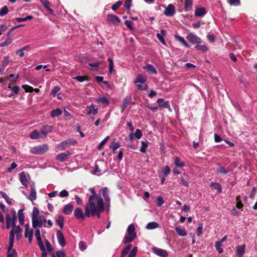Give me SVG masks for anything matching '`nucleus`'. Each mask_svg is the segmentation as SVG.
I'll list each match as a JSON object with an SVG mask.
<instances>
[{"mask_svg":"<svg viewBox=\"0 0 257 257\" xmlns=\"http://www.w3.org/2000/svg\"><path fill=\"white\" fill-rule=\"evenodd\" d=\"M85 210L87 217L96 216L99 218L101 213L104 210V204L102 197L88 198V202L85 206Z\"/></svg>","mask_w":257,"mask_h":257,"instance_id":"obj_1","label":"nucleus"},{"mask_svg":"<svg viewBox=\"0 0 257 257\" xmlns=\"http://www.w3.org/2000/svg\"><path fill=\"white\" fill-rule=\"evenodd\" d=\"M147 81V77L140 74L137 76L136 79L134 80V83L136 84L138 89L144 91L148 89V85L145 84Z\"/></svg>","mask_w":257,"mask_h":257,"instance_id":"obj_2","label":"nucleus"},{"mask_svg":"<svg viewBox=\"0 0 257 257\" xmlns=\"http://www.w3.org/2000/svg\"><path fill=\"white\" fill-rule=\"evenodd\" d=\"M11 211L12 215L10 213H6V228L7 229L10 228L12 223L15 226L17 221V216L15 210L13 208Z\"/></svg>","mask_w":257,"mask_h":257,"instance_id":"obj_3","label":"nucleus"},{"mask_svg":"<svg viewBox=\"0 0 257 257\" xmlns=\"http://www.w3.org/2000/svg\"><path fill=\"white\" fill-rule=\"evenodd\" d=\"M33 230L30 228L28 224L25 225V237L28 238L29 242L31 243L33 240Z\"/></svg>","mask_w":257,"mask_h":257,"instance_id":"obj_4","label":"nucleus"},{"mask_svg":"<svg viewBox=\"0 0 257 257\" xmlns=\"http://www.w3.org/2000/svg\"><path fill=\"white\" fill-rule=\"evenodd\" d=\"M76 144L77 141L75 140L71 139L62 142L59 146L61 148L60 150H63L65 148L71 145L74 146Z\"/></svg>","mask_w":257,"mask_h":257,"instance_id":"obj_5","label":"nucleus"},{"mask_svg":"<svg viewBox=\"0 0 257 257\" xmlns=\"http://www.w3.org/2000/svg\"><path fill=\"white\" fill-rule=\"evenodd\" d=\"M40 218L39 216V210L37 207H34L32 214V225L36 226V223L38 224V219Z\"/></svg>","mask_w":257,"mask_h":257,"instance_id":"obj_6","label":"nucleus"},{"mask_svg":"<svg viewBox=\"0 0 257 257\" xmlns=\"http://www.w3.org/2000/svg\"><path fill=\"white\" fill-rule=\"evenodd\" d=\"M74 215L75 218L78 220H84L85 217H86L85 211L83 213L82 209L79 207L75 209Z\"/></svg>","mask_w":257,"mask_h":257,"instance_id":"obj_7","label":"nucleus"},{"mask_svg":"<svg viewBox=\"0 0 257 257\" xmlns=\"http://www.w3.org/2000/svg\"><path fill=\"white\" fill-rule=\"evenodd\" d=\"M187 39L192 44H200L201 43V39L196 35L193 33H189L186 36Z\"/></svg>","mask_w":257,"mask_h":257,"instance_id":"obj_8","label":"nucleus"},{"mask_svg":"<svg viewBox=\"0 0 257 257\" xmlns=\"http://www.w3.org/2000/svg\"><path fill=\"white\" fill-rule=\"evenodd\" d=\"M175 13V8L173 5L169 4L164 12L165 15L167 16H172Z\"/></svg>","mask_w":257,"mask_h":257,"instance_id":"obj_9","label":"nucleus"},{"mask_svg":"<svg viewBox=\"0 0 257 257\" xmlns=\"http://www.w3.org/2000/svg\"><path fill=\"white\" fill-rule=\"evenodd\" d=\"M152 249H153V252L156 254H157L160 256L167 257L168 255V252L165 249L159 248L157 247H153Z\"/></svg>","mask_w":257,"mask_h":257,"instance_id":"obj_10","label":"nucleus"},{"mask_svg":"<svg viewBox=\"0 0 257 257\" xmlns=\"http://www.w3.org/2000/svg\"><path fill=\"white\" fill-rule=\"evenodd\" d=\"M56 235H57V240H58V241L59 244L62 247H64L66 243H65V238H64L63 234L60 230H58L57 231Z\"/></svg>","mask_w":257,"mask_h":257,"instance_id":"obj_11","label":"nucleus"},{"mask_svg":"<svg viewBox=\"0 0 257 257\" xmlns=\"http://www.w3.org/2000/svg\"><path fill=\"white\" fill-rule=\"evenodd\" d=\"M157 102L159 104V107H164L168 108L170 111H172V108L168 101H164L163 98H160L158 99Z\"/></svg>","mask_w":257,"mask_h":257,"instance_id":"obj_12","label":"nucleus"},{"mask_svg":"<svg viewBox=\"0 0 257 257\" xmlns=\"http://www.w3.org/2000/svg\"><path fill=\"white\" fill-rule=\"evenodd\" d=\"M53 126L52 125H44L43 126L41 130V134L44 138H45L48 134L51 133L52 131Z\"/></svg>","mask_w":257,"mask_h":257,"instance_id":"obj_13","label":"nucleus"},{"mask_svg":"<svg viewBox=\"0 0 257 257\" xmlns=\"http://www.w3.org/2000/svg\"><path fill=\"white\" fill-rule=\"evenodd\" d=\"M19 178L22 185L27 187L28 186V182L24 171H23L19 174Z\"/></svg>","mask_w":257,"mask_h":257,"instance_id":"obj_14","label":"nucleus"},{"mask_svg":"<svg viewBox=\"0 0 257 257\" xmlns=\"http://www.w3.org/2000/svg\"><path fill=\"white\" fill-rule=\"evenodd\" d=\"M144 69L146 70L150 74H156L157 73V71L155 68V67L150 64H147L145 67H144Z\"/></svg>","mask_w":257,"mask_h":257,"instance_id":"obj_15","label":"nucleus"},{"mask_svg":"<svg viewBox=\"0 0 257 257\" xmlns=\"http://www.w3.org/2000/svg\"><path fill=\"white\" fill-rule=\"evenodd\" d=\"M1 210L4 213H7L8 212V209L3 203H0V222L4 224L5 222V219L4 216L1 212Z\"/></svg>","mask_w":257,"mask_h":257,"instance_id":"obj_16","label":"nucleus"},{"mask_svg":"<svg viewBox=\"0 0 257 257\" xmlns=\"http://www.w3.org/2000/svg\"><path fill=\"white\" fill-rule=\"evenodd\" d=\"M37 198V194H36V191L34 185H32L31 186V192L30 196L28 197V198L31 200L32 201H33L34 200H36Z\"/></svg>","mask_w":257,"mask_h":257,"instance_id":"obj_17","label":"nucleus"},{"mask_svg":"<svg viewBox=\"0 0 257 257\" xmlns=\"http://www.w3.org/2000/svg\"><path fill=\"white\" fill-rule=\"evenodd\" d=\"M70 155L69 152L67 153H61L58 154L56 157V159L60 162H64L68 158Z\"/></svg>","mask_w":257,"mask_h":257,"instance_id":"obj_18","label":"nucleus"},{"mask_svg":"<svg viewBox=\"0 0 257 257\" xmlns=\"http://www.w3.org/2000/svg\"><path fill=\"white\" fill-rule=\"evenodd\" d=\"M30 137L32 139H38L40 138H44L41 132H38L37 130L33 131L30 134Z\"/></svg>","mask_w":257,"mask_h":257,"instance_id":"obj_19","label":"nucleus"},{"mask_svg":"<svg viewBox=\"0 0 257 257\" xmlns=\"http://www.w3.org/2000/svg\"><path fill=\"white\" fill-rule=\"evenodd\" d=\"M166 35V32L164 30H161V33H157L156 36L158 40L164 45H166V41L164 38V36Z\"/></svg>","mask_w":257,"mask_h":257,"instance_id":"obj_20","label":"nucleus"},{"mask_svg":"<svg viewBox=\"0 0 257 257\" xmlns=\"http://www.w3.org/2000/svg\"><path fill=\"white\" fill-rule=\"evenodd\" d=\"M13 246H9L7 251V257H17V252L15 249L13 248Z\"/></svg>","mask_w":257,"mask_h":257,"instance_id":"obj_21","label":"nucleus"},{"mask_svg":"<svg viewBox=\"0 0 257 257\" xmlns=\"http://www.w3.org/2000/svg\"><path fill=\"white\" fill-rule=\"evenodd\" d=\"M73 209V206L71 204H68L64 206L63 212L66 215H69L72 213Z\"/></svg>","mask_w":257,"mask_h":257,"instance_id":"obj_22","label":"nucleus"},{"mask_svg":"<svg viewBox=\"0 0 257 257\" xmlns=\"http://www.w3.org/2000/svg\"><path fill=\"white\" fill-rule=\"evenodd\" d=\"M56 222L59 227L62 229L64 226V217L62 215H58L55 217Z\"/></svg>","mask_w":257,"mask_h":257,"instance_id":"obj_23","label":"nucleus"},{"mask_svg":"<svg viewBox=\"0 0 257 257\" xmlns=\"http://www.w3.org/2000/svg\"><path fill=\"white\" fill-rule=\"evenodd\" d=\"M127 234L128 235H135V237H137V234L135 232V226L133 224H131L128 225L127 229Z\"/></svg>","mask_w":257,"mask_h":257,"instance_id":"obj_24","label":"nucleus"},{"mask_svg":"<svg viewBox=\"0 0 257 257\" xmlns=\"http://www.w3.org/2000/svg\"><path fill=\"white\" fill-rule=\"evenodd\" d=\"M87 108L89 109V111L87 113V115H90V114H96L98 113V108H94L93 104L91 103L90 105L87 106Z\"/></svg>","mask_w":257,"mask_h":257,"instance_id":"obj_25","label":"nucleus"},{"mask_svg":"<svg viewBox=\"0 0 257 257\" xmlns=\"http://www.w3.org/2000/svg\"><path fill=\"white\" fill-rule=\"evenodd\" d=\"M206 14V10L204 8H198L196 9L195 16H202Z\"/></svg>","mask_w":257,"mask_h":257,"instance_id":"obj_26","label":"nucleus"},{"mask_svg":"<svg viewBox=\"0 0 257 257\" xmlns=\"http://www.w3.org/2000/svg\"><path fill=\"white\" fill-rule=\"evenodd\" d=\"M136 238V237H135V235L134 236H132L126 234L124 236L122 242L124 244L128 243L133 241Z\"/></svg>","mask_w":257,"mask_h":257,"instance_id":"obj_27","label":"nucleus"},{"mask_svg":"<svg viewBox=\"0 0 257 257\" xmlns=\"http://www.w3.org/2000/svg\"><path fill=\"white\" fill-rule=\"evenodd\" d=\"M24 209H21L18 211V216L19 220L20 223L23 225L24 222L25 216L23 213Z\"/></svg>","mask_w":257,"mask_h":257,"instance_id":"obj_28","label":"nucleus"},{"mask_svg":"<svg viewBox=\"0 0 257 257\" xmlns=\"http://www.w3.org/2000/svg\"><path fill=\"white\" fill-rule=\"evenodd\" d=\"M41 4L44 6V7L50 12L51 14H52L53 11L50 8V4L48 0H40Z\"/></svg>","mask_w":257,"mask_h":257,"instance_id":"obj_29","label":"nucleus"},{"mask_svg":"<svg viewBox=\"0 0 257 257\" xmlns=\"http://www.w3.org/2000/svg\"><path fill=\"white\" fill-rule=\"evenodd\" d=\"M195 49L201 51L203 53H205L208 50V48L206 45H199V44H197V45L195 47Z\"/></svg>","mask_w":257,"mask_h":257,"instance_id":"obj_30","label":"nucleus"},{"mask_svg":"<svg viewBox=\"0 0 257 257\" xmlns=\"http://www.w3.org/2000/svg\"><path fill=\"white\" fill-rule=\"evenodd\" d=\"M38 222H39L38 224L36 223V226H33V227L34 228H37V227L41 228L42 226L46 227L45 223L47 221L46 219H42L40 217V218H38Z\"/></svg>","mask_w":257,"mask_h":257,"instance_id":"obj_31","label":"nucleus"},{"mask_svg":"<svg viewBox=\"0 0 257 257\" xmlns=\"http://www.w3.org/2000/svg\"><path fill=\"white\" fill-rule=\"evenodd\" d=\"M132 245L129 244L127 245L121 251L120 257H126L128 252L130 251Z\"/></svg>","mask_w":257,"mask_h":257,"instance_id":"obj_32","label":"nucleus"},{"mask_svg":"<svg viewBox=\"0 0 257 257\" xmlns=\"http://www.w3.org/2000/svg\"><path fill=\"white\" fill-rule=\"evenodd\" d=\"M39 154H43L48 150V146L47 144L38 146Z\"/></svg>","mask_w":257,"mask_h":257,"instance_id":"obj_33","label":"nucleus"},{"mask_svg":"<svg viewBox=\"0 0 257 257\" xmlns=\"http://www.w3.org/2000/svg\"><path fill=\"white\" fill-rule=\"evenodd\" d=\"M102 195L106 201L108 202L110 201V198L109 197V190L107 187H105L103 188Z\"/></svg>","mask_w":257,"mask_h":257,"instance_id":"obj_34","label":"nucleus"},{"mask_svg":"<svg viewBox=\"0 0 257 257\" xmlns=\"http://www.w3.org/2000/svg\"><path fill=\"white\" fill-rule=\"evenodd\" d=\"M159 227V224L156 222H150L147 224L146 228L147 229L151 230L158 228Z\"/></svg>","mask_w":257,"mask_h":257,"instance_id":"obj_35","label":"nucleus"},{"mask_svg":"<svg viewBox=\"0 0 257 257\" xmlns=\"http://www.w3.org/2000/svg\"><path fill=\"white\" fill-rule=\"evenodd\" d=\"M245 246L244 245L239 246L236 248V251L239 257H242L245 252Z\"/></svg>","mask_w":257,"mask_h":257,"instance_id":"obj_36","label":"nucleus"},{"mask_svg":"<svg viewBox=\"0 0 257 257\" xmlns=\"http://www.w3.org/2000/svg\"><path fill=\"white\" fill-rule=\"evenodd\" d=\"M193 1L192 0H185L184 10L185 11H190L192 7Z\"/></svg>","mask_w":257,"mask_h":257,"instance_id":"obj_37","label":"nucleus"},{"mask_svg":"<svg viewBox=\"0 0 257 257\" xmlns=\"http://www.w3.org/2000/svg\"><path fill=\"white\" fill-rule=\"evenodd\" d=\"M107 21L110 24L116 25L120 22L118 17H107Z\"/></svg>","mask_w":257,"mask_h":257,"instance_id":"obj_38","label":"nucleus"},{"mask_svg":"<svg viewBox=\"0 0 257 257\" xmlns=\"http://www.w3.org/2000/svg\"><path fill=\"white\" fill-rule=\"evenodd\" d=\"M62 110L57 108L56 109H53L51 112V116L52 117H55L60 116L62 114Z\"/></svg>","mask_w":257,"mask_h":257,"instance_id":"obj_39","label":"nucleus"},{"mask_svg":"<svg viewBox=\"0 0 257 257\" xmlns=\"http://www.w3.org/2000/svg\"><path fill=\"white\" fill-rule=\"evenodd\" d=\"M176 231L178 235L181 236H185L187 235L186 230L184 228H182L179 227H176L175 228Z\"/></svg>","mask_w":257,"mask_h":257,"instance_id":"obj_40","label":"nucleus"},{"mask_svg":"<svg viewBox=\"0 0 257 257\" xmlns=\"http://www.w3.org/2000/svg\"><path fill=\"white\" fill-rule=\"evenodd\" d=\"M175 37L178 41L181 42L186 48L190 47V46L186 43V41L183 37L179 35H175Z\"/></svg>","mask_w":257,"mask_h":257,"instance_id":"obj_41","label":"nucleus"},{"mask_svg":"<svg viewBox=\"0 0 257 257\" xmlns=\"http://www.w3.org/2000/svg\"><path fill=\"white\" fill-rule=\"evenodd\" d=\"M101 62L96 61L94 63H89L88 65L91 67L90 69L92 70L97 71Z\"/></svg>","mask_w":257,"mask_h":257,"instance_id":"obj_42","label":"nucleus"},{"mask_svg":"<svg viewBox=\"0 0 257 257\" xmlns=\"http://www.w3.org/2000/svg\"><path fill=\"white\" fill-rule=\"evenodd\" d=\"M15 234L14 229H12L9 236V246H13L14 242Z\"/></svg>","mask_w":257,"mask_h":257,"instance_id":"obj_43","label":"nucleus"},{"mask_svg":"<svg viewBox=\"0 0 257 257\" xmlns=\"http://www.w3.org/2000/svg\"><path fill=\"white\" fill-rule=\"evenodd\" d=\"M210 186L213 187L214 189L217 190L218 193H221L222 192V187L221 185L218 183L216 182H211L210 183Z\"/></svg>","mask_w":257,"mask_h":257,"instance_id":"obj_44","label":"nucleus"},{"mask_svg":"<svg viewBox=\"0 0 257 257\" xmlns=\"http://www.w3.org/2000/svg\"><path fill=\"white\" fill-rule=\"evenodd\" d=\"M11 227H12V229H14V234H20V236H22V229L19 226H16V224L14 226L12 223Z\"/></svg>","mask_w":257,"mask_h":257,"instance_id":"obj_45","label":"nucleus"},{"mask_svg":"<svg viewBox=\"0 0 257 257\" xmlns=\"http://www.w3.org/2000/svg\"><path fill=\"white\" fill-rule=\"evenodd\" d=\"M52 257H65L66 253L63 250H58L56 252L55 254L52 253Z\"/></svg>","mask_w":257,"mask_h":257,"instance_id":"obj_46","label":"nucleus"},{"mask_svg":"<svg viewBox=\"0 0 257 257\" xmlns=\"http://www.w3.org/2000/svg\"><path fill=\"white\" fill-rule=\"evenodd\" d=\"M1 194L2 195V197L6 200L7 203L10 205L12 204V200L7 195V194L3 191L0 192Z\"/></svg>","mask_w":257,"mask_h":257,"instance_id":"obj_47","label":"nucleus"},{"mask_svg":"<svg viewBox=\"0 0 257 257\" xmlns=\"http://www.w3.org/2000/svg\"><path fill=\"white\" fill-rule=\"evenodd\" d=\"M89 191L91 192L92 194L90 195L88 198H97L98 197H101L100 195L97 194L95 190V189L93 188H89Z\"/></svg>","mask_w":257,"mask_h":257,"instance_id":"obj_48","label":"nucleus"},{"mask_svg":"<svg viewBox=\"0 0 257 257\" xmlns=\"http://www.w3.org/2000/svg\"><path fill=\"white\" fill-rule=\"evenodd\" d=\"M148 147V142L142 141L141 142V147L140 148V151L142 153H145L146 152V150Z\"/></svg>","mask_w":257,"mask_h":257,"instance_id":"obj_49","label":"nucleus"},{"mask_svg":"<svg viewBox=\"0 0 257 257\" xmlns=\"http://www.w3.org/2000/svg\"><path fill=\"white\" fill-rule=\"evenodd\" d=\"M12 42V39L10 37L7 38V39L1 43L0 46L1 47H6L10 44H11Z\"/></svg>","mask_w":257,"mask_h":257,"instance_id":"obj_50","label":"nucleus"},{"mask_svg":"<svg viewBox=\"0 0 257 257\" xmlns=\"http://www.w3.org/2000/svg\"><path fill=\"white\" fill-rule=\"evenodd\" d=\"M108 61L109 63V65H108L109 72L110 73H112L113 71V67H114L113 61V60L110 58H108Z\"/></svg>","mask_w":257,"mask_h":257,"instance_id":"obj_51","label":"nucleus"},{"mask_svg":"<svg viewBox=\"0 0 257 257\" xmlns=\"http://www.w3.org/2000/svg\"><path fill=\"white\" fill-rule=\"evenodd\" d=\"M36 239L38 241V245L39 246L40 249L42 251H45V247L42 242L41 237L37 238Z\"/></svg>","mask_w":257,"mask_h":257,"instance_id":"obj_52","label":"nucleus"},{"mask_svg":"<svg viewBox=\"0 0 257 257\" xmlns=\"http://www.w3.org/2000/svg\"><path fill=\"white\" fill-rule=\"evenodd\" d=\"M174 163L178 167H183L184 166V163L180 161V159L179 157L175 158Z\"/></svg>","mask_w":257,"mask_h":257,"instance_id":"obj_53","label":"nucleus"},{"mask_svg":"<svg viewBox=\"0 0 257 257\" xmlns=\"http://www.w3.org/2000/svg\"><path fill=\"white\" fill-rule=\"evenodd\" d=\"M132 0H124V7L127 10L129 11L132 6Z\"/></svg>","mask_w":257,"mask_h":257,"instance_id":"obj_54","label":"nucleus"},{"mask_svg":"<svg viewBox=\"0 0 257 257\" xmlns=\"http://www.w3.org/2000/svg\"><path fill=\"white\" fill-rule=\"evenodd\" d=\"M236 200L237 201L236 207L238 209L241 208L243 207V205L240 200V197L239 196H237L236 198Z\"/></svg>","mask_w":257,"mask_h":257,"instance_id":"obj_55","label":"nucleus"},{"mask_svg":"<svg viewBox=\"0 0 257 257\" xmlns=\"http://www.w3.org/2000/svg\"><path fill=\"white\" fill-rule=\"evenodd\" d=\"M221 245H222L221 242L216 241L215 242V246L216 249L219 253H221L223 252V249L220 248V246H221Z\"/></svg>","mask_w":257,"mask_h":257,"instance_id":"obj_56","label":"nucleus"},{"mask_svg":"<svg viewBox=\"0 0 257 257\" xmlns=\"http://www.w3.org/2000/svg\"><path fill=\"white\" fill-rule=\"evenodd\" d=\"M22 88L25 90L26 92H33L34 90L33 87L28 85H23Z\"/></svg>","mask_w":257,"mask_h":257,"instance_id":"obj_57","label":"nucleus"},{"mask_svg":"<svg viewBox=\"0 0 257 257\" xmlns=\"http://www.w3.org/2000/svg\"><path fill=\"white\" fill-rule=\"evenodd\" d=\"M162 171L164 174V176H165V177H167L168 175L170 173L171 170L169 166H166L163 168Z\"/></svg>","mask_w":257,"mask_h":257,"instance_id":"obj_58","label":"nucleus"},{"mask_svg":"<svg viewBox=\"0 0 257 257\" xmlns=\"http://www.w3.org/2000/svg\"><path fill=\"white\" fill-rule=\"evenodd\" d=\"M97 101L99 103H101L102 104H108L109 103V101L107 98L105 97H99L97 99Z\"/></svg>","mask_w":257,"mask_h":257,"instance_id":"obj_59","label":"nucleus"},{"mask_svg":"<svg viewBox=\"0 0 257 257\" xmlns=\"http://www.w3.org/2000/svg\"><path fill=\"white\" fill-rule=\"evenodd\" d=\"M109 138V136H107L103 140H102L98 146V149L100 150L102 147L105 144L107 141L108 140Z\"/></svg>","mask_w":257,"mask_h":257,"instance_id":"obj_60","label":"nucleus"},{"mask_svg":"<svg viewBox=\"0 0 257 257\" xmlns=\"http://www.w3.org/2000/svg\"><path fill=\"white\" fill-rule=\"evenodd\" d=\"M138 248L137 247H134L130 252L128 257H135L137 254Z\"/></svg>","mask_w":257,"mask_h":257,"instance_id":"obj_61","label":"nucleus"},{"mask_svg":"<svg viewBox=\"0 0 257 257\" xmlns=\"http://www.w3.org/2000/svg\"><path fill=\"white\" fill-rule=\"evenodd\" d=\"M122 4V2L120 1L117 2L115 4L112 6V10L114 11L120 7Z\"/></svg>","mask_w":257,"mask_h":257,"instance_id":"obj_62","label":"nucleus"},{"mask_svg":"<svg viewBox=\"0 0 257 257\" xmlns=\"http://www.w3.org/2000/svg\"><path fill=\"white\" fill-rule=\"evenodd\" d=\"M8 12V9L7 6H5L0 10V16L6 15Z\"/></svg>","mask_w":257,"mask_h":257,"instance_id":"obj_63","label":"nucleus"},{"mask_svg":"<svg viewBox=\"0 0 257 257\" xmlns=\"http://www.w3.org/2000/svg\"><path fill=\"white\" fill-rule=\"evenodd\" d=\"M59 196L62 198L67 197L69 196V193L67 190H63L60 192Z\"/></svg>","mask_w":257,"mask_h":257,"instance_id":"obj_64","label":"nucleus"}]
</instances>
